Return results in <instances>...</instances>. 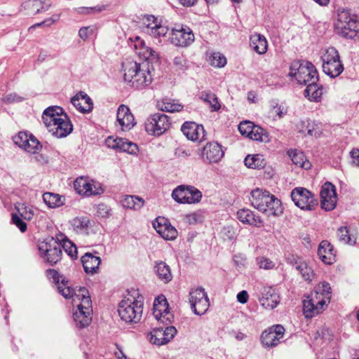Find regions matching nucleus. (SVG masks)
Segmentation results:
<instances>
[{
  "label": "nucleus",
  "instance_id": "nucleus-1",
  "mask_svg": "<svg viewBox=\"0 0 359 359\" xmlns=\"http://www.w3.org/2000/svg\"><path fill=\"white\" fill-rule=\"evenodd\" d=\"M123 79L130 86L135 89H142L149 86L152 76L148 63H137L126 60L122 62Z\"/></svg>",
  "mask_w": 359,
  "mask_h": 359
},
{
  "label": "nucleus",
  "instance_id": "nucleus-2",
  "mask_svg": "<svg viewBox=\"0 0 359 359\" xmlns=\"http://www.w3.org/2000/svg\"><path fill=\"white\" fill-rule=\"evenodd\" d=\"M331 299V287L328 283L318 284L316 290L303 301V313L306 318H311L325 310Z\"/></svg>",
  "mask_w": 359,
  "mask_h": 359
},
{
  "label": "nucleus",
  "instance_id": "nucleus-3",
  "mask_svg": "<svg viewBox=\"0 0 359 359\" xmlns=\"http://www.w3.org/2000/svg\"><path fill=\"white\" fill-rule=\"evenodd\" d=\"M251 205L269 215L280 216L283 212L280 200L266 190L259 188L251 191Z\"/></svg>",
  "mask_w": 359,
  "mask_h": 359
},
{
  "label": "nucleus",
  "instance_id": "nucleus-4",
  "mask_svg": "<svg viewBox=\"0 0 359 359\" xmlns=\"http://www.w3.org/2000/svg\"><path fill=\"white\" fill-rule=\"evenodd\" d=\"M334 29L336 33L344 38L359 39V20L350 10H337Z\"/></svg>",
  "mask_w": 359,
  "mask_h": 359
},
{
  "label": "nucleus",
  "instance_id": "nucleus-5",
  "mask_svg": "<svg viewBox=\"0 0 359 359\" xmlns=\"http://www.w3.org/2000/svg\"><path fill=\"white\" fill-rule=\"evenodd\" d=\"M142 298L133 295L125 297L119 303L118 313L121 319L127 323L140 321L143 311Z\"/></svg>",
  "mask_w": 359,
  "mask_h": 359
},
{
  "label": "nucleus",
  "instance_id": "nucleus-6",
  "mask_svg": "<svg viewBox=\"0 0 359 359\" xmlns=\"http://www.w3.org/2000/svg\"><path fill=\"white\" fill-rule=\"evenodd\" d=\"M79 304H76L77 309L73 313V318L76 327L83 328L89 325L92 320V302L88 290L85 287L79 289L76 294Z\"/></svg>",
  "mask_w": 359,
  "mask_h": 359
},
{
  "label": "nucleus",
  "instance_id": "nucleus-7",
  "mask_svg": "<svg viewBox=\"0 0 359 359\" xmlns=\"http://www.w3.org/2000/svg\"><path fill=\"white\" fill-rule=\"evenodd\" d=\"M289 76L294 77L301 85L315 83L318 81V72L314 65L309 61H294L290 67Z\"/></svg>",
  "mask_w": 359,
  "mask_h": 359
},
{
  "label": "nucleus",
  "instance_id": "nucleus-8",
  "mask_svg": "<svg viewBox=\"0 0 359 359\" xmlns=\"http://www.w3.org/2000/svg\"><path fill=\"white\" fill-rule=\"evenodd\" d=\"M323 70L331 78L340 75L344 70V66L340 60L338 51L334 47L328 48L321 57Z\"/></svg>",
  "mask_w": 359,
  "mask_h": 359
},
{
  "label": "nucleus",
  "instance_id": "nucleus-9",
  "mask_svg": "<svg viewBox=\"0 0 359 359\" xmlns=\"http://www.w3.org/2000/svg\"><path fill=\"white\" fill-rule=\"evenodd\" d=\"M291 198L296 206L304 210H313L318 204L316 196L303 187L294 189L291 192Z\"/></svg>",
  "mask_w": 359,
  "mask_h": 359
},
{
  "label": "nucleus",
  "instance_id": "nucleus-10",
  "mask_svg": "<svg viewBox=\"0 0 359 359\" xmlns=\"http://www.w3.org/2000/svg\"><path fill=\"white\" fill-rule=\"evenodd\" d=\"M172 197L178 203L194 204L201 200L202 194L193 186L180 185L172 191Z\"/></svg>",
  "mask_w": 359,
  "mask_h": 359
},
{
  "label": "nucleus",
  "instance_id": "nucleus-11",
  "mask_svg": "<svg viewBox=\"0 0 359 359\" xmlns=\"http://www.w3.org/2000/svg\"><path fill=\"white\" fill-rule=\"evenodd\" d=\"M40 255L51 265L57 264L62 258L61 244L53 238L47 239L39 245Z\"/></svg>",
  "mask_w": 359,
  "mask_h": 359
},
{
  "label": "nucleus",
  "instance_id": "nucleus-12",
  "mask_svg": "<svg viewBox=\"0 0 359 359\" xmlns=\"http://www.w3.org/2000/svg\"><path fill=\"white\" fill-rule=\"evenodd\" d=\"M189 303L191 310L198 316L205 313L210 306L207 293L202 287H198L190 291Z\"/></svg>",
  "mask_w": 359,
  "mask_h": 359
},
{
  "label": "nucleus",
  "instance_id": "nucleus-13",
  "mask_svg": "<svg viewBox=\"0 0 359 359\" xmlns=\"http://www.w3.org/2000/svg\"><path fill=\"white\" fill-rule=\"evenodd\" d=\"M170 126L169 118L162 113H156L150 116L145 123V128L148 133L159 136L164 133Z\"/></svg>",
  "mask_w": 359,
  "mask_h": 359
},
{
  "label": "nucleus",
  "instance_id": "nucleus-14",
  "mask_svg": "<svg viewBox=\"0 0 359 359\" xmlns=\"http://www.w3.org/2000/svg\"><path fill=\"white\" fill-rule=\"evenodd\" d=\"M74 187L79 194L86 196L100 195L104 192L99 184L83 177L76 178L74 182Z\"/></svg>",
  "mask_w": 359,
  "mask_h": 359
},
{
  "label": "nucleus",
  "instance_id": "nucleus-15",
  "mask_svg": "<svg viewBox=\"0 0 359 359\" xmlns=\"http://www.w3.org/2000/svg\"><path fill=\"white\" fill-rule=\"evenodd\" d=\"M154 318L164 325H170L173 320V315L169 311V304L163 295L155 299L153 305Z\"/></svg>",
  "mask_w": 359,
  "mask_h": 359
},
{
  "label": "nucleus",
  "instance_id": "nucleus-16",
  "mask_svg": "<svg viewBox=\"0 0 359 359\" xmlns=\"http://www.w3.org/2000/svg\"><path fill=\"white\" fill-rule=\"evenodd\" d=\"M142 29L153 38L165 36L168 32L166 26L162 25L152 15H144L142 20Z\"/></svg>",
  "mask_w": 359,
  "mask_h": 359
},
{
  "label": "nucleus",
  "instance_id": "nucleus-17",
  "mask_svg": "<svg viewBox=\"0 0 359 359\" xmlns=\"http://www.w3.org/2000/svg\"><path fill=\"white\" fill-rule=\"evenodd\" d=\"M224 155L222 146L217 142H210L203 147L201 157L203 162L209 164L219 163Z\"/></svg>",
  "mask_w": 359,
  "mask_h": 359
},
{
  "label": "nucleus",
  "instance_id": "nucleus-18",
  "mask_svg": "<svg viewBox=\"0 0 359 359\" xmlns=\"http://www.w3.org/2000/svg\"><path fill=\"white\" fill-rule=\"evenodd\" d=\"M321 208L325 211L334 209L337 205V193L335 187L329 182H325L321 187L320 192Z\"/></svg>",
  "mask_w": 359,
  "mask_h": 359
},
{
  "label": "nucleus",
  "instance_id": "nucleus-19",
  "mask_svg": "<svg viewBox=\"0 0 359 359\" xmlns=\"http://www.w3.org/2000/svg\"><path fill=\"white\" fill-rule=\"evenodd\" d=\"M285 328L281 325H275L264 330L261 335V341L266 347H273L283 337Z\"/></svg>",
  "mask_w": 359,
  "mask_h": 359
},
{
  "label": "nucleus",
  "instance_id": "nucleus-20",
  "mask_svg": "<svg viewBox=\"0 0 359 359\" xmlns=\"http://www.w3.org/2000/svg\"><path fill=\"white\" fill-rule=\"evenodd\" d=\"M194 41V34L189 27L181 26L179 29L175 27L172 29L171 41L173 44L186 47L191 44Z\"/></svg>",
  "mask_w": 359,
  "mask_h": 359
},
{
  "label": "nucleus",
  "instance_id": "nucleus-21",
  "mask_svg": "<svg viewBox=\"0 0 359 359\" xmlns=\"http://www.w3.org/2000/svg\"><path fill=\"white\" fill-rule=\"evenodd\" d=\"M152 224L156 232L165 240L172 241L177 238V229L165 217L156 218Z\"/></svg>",
  "mask_w": 359,
  "mask_h": 359
},
{
  "label": "nucleus",
  "instance_id": "nucleus-22",
  "mask_svg": "<svg viewBox=\"0 0 359 359\" xmlns=\"http://www.w3.org/2000/svg\"><path fill=\"white\" fill-rule=\"evenodd\" d=\"M105 144L109 148L118 151L126 152L133 155L137 154L138 152L137 145L126 139L108 137L105 140Z\"/></svg>",
  "mask_w": 359,
  "mask_h": 359
},
{
  "label": "nucleus",
  "instance_id": "nucleus-23",
  "mask_svg": "<svg viewBox=\"0 0 359 359\" xmlns=\"http://www.w3.org/2000/svg\"><path fill=\"white\" fill-rule=\"evenodd\" d=\"M259 301L261 305L266 309H273L280 302V297L272 287H263L260 291Z\"/></svg>",
  "mask_w": 359,
  "mask_h": 359
},
{
  "label": "nucleus",
  "instance_id": "nucleus-24",
  "mask_svg": "<svg viewBox=\"0 0 359 359\" xmlns=\"http://www.w3.org/2000/svg\"><path fill=\"white\" fill-rule=\"evenodd\" d=\"M181 130L187 139L191 141H201L205 139V132L203 126L195 122H185L182 126Z\"/></svg>",
  "mask_w": 359,
  "mask_h": 359
},
{
  "label": "nucleus",
  "instance_id": "nucleus-25",
  "mask_svg": "<svg viewBox=\"0 0 359 359\" xmlns=\"http://www.w3.org/2000/svg\"><path fill=\"white\" fill-rule=\"evenodd\" d=\"M73 129L71 121L67 117V114H64L60 117V121L53 123V126L48 130L52 133L53 135L57 138H62L67 136Z\"/></svg>",
  "mask_w": 359,
  "mask_h": 359
},
{
  "label": "nucleus",
  "instance_id": "nucleus-26",
  "mask_svg": "<svg viewBox=\"0 0 359 359\" xmlns=\"http://www.w3.org/2000/svg\"><path fill=\"white\" fill-rule=\"evenodd\" d=\"M116 120L123 130H129L135 125V118L130 109L124 105L119 106L117 110Z\"/></svg>",
  "mask_w": 359,
  "mask_h": 359
},
{
  "label": "nucleus",
  "instance_id": "nucleus-27",
  "mask_svg": "<svg viewBox=\"0 0 359 359\" xmlns=\"http://www.w3.org/2000/svg\"><path fill=\"white\" fill-rule=\"evenodd\" d=\"M64 114L63 109L58 106H51L46 108L42 114V121L49 130L53 123L60 121V117Z\"/></svg>",
  "mask_w": 359,
  "mask_h": 359
},
{
  "label": "nucleus",
  "instance_id": "nucleus-28",
  "mask_svg": "<svg viewBox=\"0 0 359 359\" xmlns=\"http://www.w3.org/2000/svg\"><path fill=\"white\" fill-rule=\"evenodd\" d=\"M72 104L81 112L89 113L93 108L91 98L86 93L80 92L71 99Z\"/></svg>",
  "mask_w": 359,
  "mask_h": 359
},
{
  "label": "nucleus",
  "instance_id": "nucleus-29",
  "mask_svg": "<svg viewBox=\"0 0 359 359\" xmlns=\"http://www.w3.org/2000/svg\"><path fill=\"white\" fill-rule=\"evenodd\" d=\"M50 6V0H27L22 4L23 8L29 15H36L45 12L49 9Z\"/></svg>",
  "mask_w": 359,
  "mask_h": 359
},
{
  "label": "nucleus",
  "instance_id": "nucleus-30",
  "mask_svg": "<svg viewBox=\"0 0 359 359\" xmlns=\"http://www.w3.org/2000/svg\"><path fill=\"white\" fill-rule=\"evenodd\" d=\"M320 259L326 264H332L335 262V252L333 246L327 241L320 242L318 249Z\"/></svg>",
  "mask_w": 359,
  "mask_h": 359
},
{
  "label": "nucleus",
  "instance_id": "nucleus-31",
  "mask_svg": "<svg viewBox=\"0 0 359 359\" xmlns=\"http://www.w3.org/2000/svg\"><path fill=\"white\" fill-rule=\"evenodd\" d=\"M81 262L85 272L88 274L93 275L98 271L101 259L98 256L87 252L82 256Z\"/></svg>",
  "mask_w": 359,
  "mask_h": 359
},
{
  "label": "nucleus",
  "instance_id": "nucleus-32",
  "mask_svg": "<svg viewBox=\"0 0 359 359\" xmlns=\"http://www.w3.org/2000/svg\"><path fill=\"white\" fill-rule=\"evenodd\" d=\"M238 219L243 224H247L256 227H261L263 225V221L259 216L254 214L249 209H241L237 212Z\"/></svg>",
  "mask_w": 359,
  "mask_h": 359
},
{
  "label": "nucleus",
  "instance_id": "nucleus-33",
  "mask_svg": "<svg viewBox=\"0 0 359 359\" xmlns=\"http://www.w3.org/2000/svg\"><path fill=\"white\" fill-rule=\"evenodd\" d=\"M297 128L299 133L309 136L317 137L321 133L318 125L310 119L300 121L297 125Z\"/></svg>",
  "mask_w": 359,
  "mask_h": 359
},
{
  "label": "nucleus",
  "instance_id": "nucleus-34",
  "mask_svg": "<svg viewBox=\"0 0 359 359\" xmlns=\"http://www.w3.org/2000/svg\"><path fill=\"white\" fill-rule=\"evenodd\" d=\"M121 203L125 208L139 210L144 206V201L137 196L126 195L121 199Z\"/></svg>",
  "mask_w": 359,
  "mask_h": 359
},
{
  "label": "nucleus",
  "instance_id": "nucleus-35",
  "mask_svg": "<svg viewBox=\"0 0 359 359\" xmlns=\"http://www.w3.org/2000/svg\"><path fill=\"white\" fill-rule=\"evenodd\" d=\"M154 271L158 278L165 283L170 282L172 278L170 266L163 261L156 262Z\"/></svg>",
  "mask_w": 359,
  "mask_h": 359
},
{
  "label": "nucleus",
  "instance_id": "nucleus-36",
  "mask_svg": "<svg viewBox=\"0 0 359 359\" xmlns=\"http://www.w3.org/2000/svg\"><path fill=\"white\" fill-rule=\"evenodd\" d=\"M58 292L61 294L65 298H72L73 304H76L78 297L76 294H79V290L76 292L75 290L69 286V281L62 278L60 284L57 285Z\"/></svg>",
  "mask_w": 359,
  "mask_h": 359
},
{
  "label": "nucleus",
  "instance_id": "nucleus-37",
  "mask_svg": "<svg viewBox=\"0 0 359 359\" xmlns=\"http://www.w3.org/2000/svg\"><path fill=\"white\" fill-rule=\"evenodd\" d=\"M70 224L76 232L86 233L90 226V219L86 216L76 217L70 221Z\"/></svg>",
  "mask_w": 359,
  "mask_h": 359
},
{
  "label": "nucleus",
  "instance_id": "nucleus-38",
  "mask_svg": "<svg viewBox=\"0 0 359 359\" xmlns=\"http://www.w3.org/2000/svg\"><path fill=\"white\" fill-rule=\"evenodd\" d=\"M267 41L266 38L259 34H255L250 37V46L257 53L262 55L267 50Z\"/></svg>",
  "mask_w": 359,
  "mask_h": 359
},
{
  "label": "nucleus",
  "instance_id": "nucleus-39",
  "mask_svg": "<svg viewBox=\"0 0 359 359\" xmlns=\"http://www.w3.org/2000/svg\"><path fill=\"white\" fill-rule=\"evenodd\" d=\"M199 97L204 102L209 104L211 111H217L221 105L217 95L210 90H203L200 93Z\"/></svg>",
  "mask_w": 359,
  "mask_h": 359
},
{
  "label": "nucleus",
  "instance_id": "nucleus-40",
  "mask_svg": "<svg viewBox=\"0 0 359 359\" xmlns=\"http://www.w3.org/2000/svg\"><path fill=\"white\" fill-rule=\"evenodd\" d=\"M306 86L304 90L305 97H308L310 100L314 102L320 101L321 96L323 93V88L322 86H318L317 83H309Z\"/></svg>",
  "mask_w": 359,
  "mask_h": 359
},
{
  "label": "nucleus",
  "instance_id": "nucleus-41",
  "mask_svg": "<svg viewBox=\"0 0 359 359\" xmlns=\"http://www.w3.org/2000/svg\"><path fill=\"white\" fill-rule=\"evenodd\" d=\"M244 162L248 168L252 169L263 168L266 165V161L262 154L248 155Z\"/></svg>",
  "mask_w": 359,
  "mask_h": 359
},
{
  "label": "nucleus",
  "instance_id": "nucleus-42",
  "mask_svg": "<svg viewBox=\"0 0 359 359\" xmlns=\"http://www.w3.org/2000/svg\"><path fill=\"white\" fill-rule=\"evenodd\" d=\"M339 241L344 244L354 245L356 243V237L346 226H341L337 230Z\"/></svg>",
  "mask_w": 359,
  "mask_h": 359
},
{
  "label": "nucleus",
  "instance_id": "nucleus-43",
  "mask_svg": "<svg viewBox=\"0 0 359 359\" xmlns=\"http://www.w3.org/2000/svg\"><path fill=\"white\" fill-rule=\"evenodd\" d=\"M43 200L50 208H57L64 204V199L57 194L46 192L43 194Z\"/></svg>",
  "mask_w": 359,
  "mask_h": 359
},
{
  "label": "nucleus",
  "instance_id": "nucleus-44",
  "mask_svg": "<svg viewBox=\"0 0 359 359\" xmlns=\"http://www.w3.org/2000/svg\"><path fill=\"white\" fill-rule=\"evenodd\" d=\"M288 154L292 163L296 165L305 169L310 168V163L309 161H306L305 156L302 152L298 151L297 150H290Z\"/></svg>",
  "mask_w": 359,
  "mask_h": 359
},
{
  "label": "nucleus",
  "instance_id": "nucleus-45",
  "mask_svg": "<svg viewBox=\"0 0 359 359\" xmlns=\"http://www.w3.org/2000/svg\"><path fill=\"white\" fill-rule=\"evenodd\" d=\"M59 243L61 244V250L63 249L71 258H77L76 246L70 240L65 238Z\"/></svg>",
  "mask_w": 359,
  "mask_h": 359
},
{
  "label": "nucleus",
  "instance_id": "nucleus-46",
  "mask_svg": "<svg viewBox=\"0 0 359 359\" xmlns=\"http://www.w3.org/2000/svg\"><path fill=\"white\" fill-rule=\"evenodd\" d=\"M149 341L155 345H164L163 334L160 327L154 328L148 335Z\"/></svg>",
  "mask_w": 359,
  "mask_h": 359
},
{
  "label": "nucleus",
  "instance_id": "nucleus-47",
  "mask_svg": "<svg viewBox=\"0 0 359 359\" xmlns=\"http://www.w3.org/2000/svg\"><path fill=\"white\" fill-rule=\"evenodd\" d=\"M250 139L260 142H267L268 135L264 132V129L257 126H254L248 135Z\"/></svg>",
  "mask_w": 359,
  "mask_h": 359
},
{
  "label": "nucleus",
  "instance_id": "nucleus-48",
  "mask_svg": "<svg viewBox=\"0 0 359 359\" xmlns=\"http://www.w3.org/2000/svg\"><path fill=\"white\" fill-rule=\"evenodd\" d=\"M18 215L25 220L30 221L34 217V210L31 207L24 203L19 204L16 206Z\"/></svg>",
  "mask_w": 359,
  "mask_h": 359
},
{
  "label": "nucleus",
  "instance_id": "nucleus-49",
  "mask_svg": "<svg viewBox=\"0 0 359 359\" xmlns=\"http://www.w3.org/2000/svg\"><path fill=\"white\" fill-rule=\"evenodd\" d=\"M296 269L300 272L306 281H311L314 276L313 271L305 262L297 263Z\"/></svg>",
  "mask_w": 359,
  "mask_h": 359
},
{
  "label": "nucleus",
  "instance_id": "nucleus-50",
  "mask_svg": "<svg viewBox=\"0 0 359 359\" xmlns=\"http://www.w3.org/2000/svg\"><path fill=\"white\" fill-rule=\"evenodd\" d=\"M140 44L141 46L138 54L142 55L145 60H151L158 57L156 52L151 48L146 46L143 42H141Z\"/></svg>",
  "mask_w": 359,
  "mask_h": 359
},
{
  "label": "nucleus",
  "instance_id": "nucleus-51",
  "mask_svg": "<svg viewBox=\"0 0 359 359\" xmlns=\"http://www.w3.org/2000/svg\"><path fill=\"white\" fill-rule=\"evenodd\" d=\"M173 65L175 69L177 71L184 72L189 68V62L182 55L175 57L173 59Z\"/></svg>",
  "mask_w": 359,
  "mask_h": 359
},
{
  "label": "nucleus",
  "instance_id": "nucleus-52",
  "mask_svg": "<svg viewBox=\"0 0 359 359\" xmlns=\"http://www.w3.org/2000/svg\"><path fill=\"white\" fill-rule=\"evenodd\" d=\"M165 325V327H160V328L163 334V338H165L164 344H166L174 338L177 334V330L174 326Z\"/></svg>",
  "mask_w": 359,
  "mask_h": 359
},
{
  "label": "nucleus",
  "instance_id": "nucleus-53",
  "mask_svg": "<svg viewBox=\"0 0 359 359\" xmlns=\"http://www.w3.org/2000/svg\"><path fill=\"white\" fill-rule=\"evenodd\" d=\"M210 64L216 67H223L226 64V57L219 53H214L210 57Z\"/></svg>",
  "mask_w": 359,
  "mask_h": 359
},
{
  "label": "nucleus",
  "instance_id": "nucleus-54",
  "mask_svg": "<svg viewBox=\"0 0 359 359\" xmlns=\"http://www.w3.org/2000/svg\"><path fill=\"white\" fill-rule=\"evenodd\" d=\"M183 108V106L181 104L175 103L173 102H163L161 109L163 111L168 112H178L180 111Z\"/></svg>",
  "mask_w": 359,
  "mask_h": 359
},
{
  "label": "nucleus",
  "instance_id": "nucleus-55",
  "mask_svg": "<svg viewBox=\"0 0 359 359\" xmlns=\"http://www.w3.org/2000/svg\"><path fill=\"white\" fill-rule=\"evenodd\" d=\"M41 148L42 146L40 142L35 137H33L30 138L25 151L31 154H36Z\"/></svg>",
  "mask_w": 359,
  "mask_h": 359
},
{
  "label": "nucleus",
  "instance_id": "nucleus-56",
  "mask_svg": "<svg viewBox=\"0 0 359 359\" xmlns=\"http://www.w3.org/2000/svg\"><path fill=\"white\" fill-rule=\"evenodd\" d=\"M1 100L5 104H13L24 101L25 97L18 95L16 93H11L4 95Z\"/></svg>",
  "mask_w": 359,
  "mask_h": 359
},
{
  "label": "nucleus",
  "instance_id": "nucleus-57",
  "mask_svg": "<svg viewBox=\"0 0 359 359\" xmlns=\"http://www.w3.org/2000/svg\"><path fill=\"white\" fill-rule=\"evenodd\" d=\"M95 30L94 26L83 27L79 31V36L83 41H86Z\"/></svg>",
  "mask_w": 359,
  "mask_h": 359
},
{
  "label": "nucleus",
  "instance_id": "nucleus-58",
  "mask_svg": "<svg viewBox=\"0 0 359 359\" xmlns=\"http://www.w3.org/2000/svg\"><path fill=\"white\" fill-rule=\"evenodd\" d=\"M17 213L12 214V222L20 229L21 232H25L27 228V224Z\"/></svg>",
  "mask_w": 359,
  "mask_h": 359
},
{
  "label": "nucleus",
  "instance_id": "nucleus-59",
  "mask_svg": "<svg viewBox=\"0 0 359 359\" xmlns=\"http://www.w3.org/2000/svg\"><path fill=\"white\" fill-rule=\"evenodd\" d=\"M255 124L251 121H243L238 125V130L241 135L248 137L251 129L254 127Z\"/></svg>",
  "mask_w": 359,
  "mask_h": 359
},
{
  "label": "nucleus",
  "instance_id": "nucleus-60",
  "mask_svg": "<svg viewBox=\"0 0 359 359\" xmlns=\"http://www.w3.org/2000/svg\"><path fill=\"white\" fill-rule=\"evenodd\" d=\"M111 208L104 203L99 204L97 208V215L102 218H108L111 214Z\"/></svg>",
  "mask_w": 359,
  "mask_h": 359
},
{
  "label": "nucleus",
  "instance_id": "nucleus-61",
  "mask_svg": "<svg viewBox=\"0 0 359 359\" xmlns=\"http://www.w3.org/2000/svg\"><path fill=\"white\" fill-rule=\"evenodd\" d=\"M105 7L102 6H94V7H81L78 8L77 12L81 14H90L91 13H100L102 11Z\"/></svg>",
  "mask_w": 359,
  "mask_h": 359
},
{
  "label": "nucleus",
  "instance_id": "nucleus-62",
  "mask_svg": "<svg viewBox=\"0 0 359 359\" xmlns=\"http://www.w3.org/2000/svg\"><path fill=\"white\" fill-rule=\"evenodd\" d=\"M257 264L261 269H271L275 266V264L266 257L257 258Z\"/></svg>",
  "mask_w": 359,
  "mask_h": 359
},
{
  "label": "nucleus",
  "instance_id": "nucleus-63",
  "mask_svg": "<svg viewBox=\"0 0 359 359\" xmlns=\"http://www.w3.org/2000/svg\"><path fill=\"white\" fill-rule=\"evenodd\" d=\"M27 137H28V133L25 132H20L18 135L14 137V143L19 147L22 148V147L25 146L24 144L25 141H27Z\"/></svg>",
  "mask_w": 359,
  "mask_h": 359
},
{
  "label": "nucleus",
  "instance_id": "nucleus-64",
  "mask_svg": "<svg viewBox=\"0 0 359 359\" xmlns=\"http://www.w3.org/2000/svg\"><path fill=\"white\" fill-rule=\"evenodd\" d=\"M185 222L189 224H194L201 222V215L198 213H191L185 216Z\"/></svg>",
  "mask_w": 359,
  "mask_h": 359
}]
</instances>
